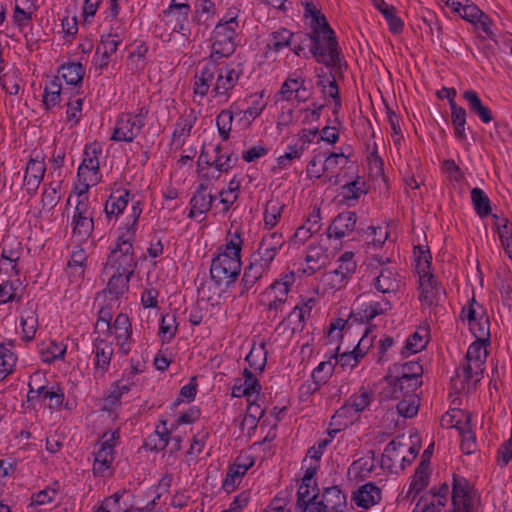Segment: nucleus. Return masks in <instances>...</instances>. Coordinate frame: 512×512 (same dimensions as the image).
Returning <instances> with one entry per match:
<instances>
[{
    "instance_id": "f257e3e1",
    "label": "nucleus",
    "mask_w": 512,
    "mask_h": 512,
    "mask_svg": "<svg viewBox=\"0 0 512 512\" xmlns=\"http://www.w3.org/2000/svg\"><path fill=\"white\" fill-rule=\"evenodd\" d=\"M310 54L317 63L324 66H338V69L346 61L334 30L322 33L312 32Z\"/></svg>"
},
{
    "instance_id": "f03ea898",
    "label": "nucleus",
    "mask_w": 512,
    "mask_h": 512,
    "mask_svg": "<svg viewBox=\"0 0 512 512\" xmlns=\"http://www.w3.org/2000/svg\"><path fill=\"white\" fill-rule=\"evenodd\" d=\"M134 232L123 231L117 238L116 247L111 251L104 267V272L114 269V272L131 277L136 267L133 253Z\"/></svg>"
},
{
    "instance_id": "7ed1b4c3",
    "label": "nucleus",
    "mask_w": 512,
    "mask_h": 512,
    "mask_svg": "<svg viewBox=\"0 0 512 512\" xmlns=\"http://www.w3.org/2000/svg\"><path fill=\"white\" fill-rule=\"evenodd\" d=\"M241 259L233 258L227 253H218L212 259L210 266V276L215 285L220 287L225 285L229 288L235 283L241 272Z\"/></svg>"
},
{
    "instance_id": "20e7f679",
    "label": "nucleus",
    "mask_w": 512,
    "mask_h": 512,
    "mask_svg": "<svg viewBox=\"0 0 512 512\" xmlns=\"http://www.w3.org/2000/svg\"><path fill=\"white\" fill-rule=\"evenodd\" d=\"M102 152L101 145L97 142L87 144L83 153V161L78 167L77 176L84 185L78 193L82 196L88 192L90 185H95L100 180V168L98 155Z\"/></svg>"
},
{
    "instance_id": "39448f33",
    "label": "nucleus",
    "mask_w": 512,
    "mask_h": 512,
    "mask_svg": "<svg viewBox=\"0 0 512 512\" xmlns=\"http://www.w3.org/2000/svg\"><path fill=\"white\" fill-rule=\"evenodd\" d=\"M229 24H217L213 31V44L210 59L218 60L231 56L236 47V29L239 24L229 21Z\"/></svg>"
},
{
    "instance_id": "423d86ee",
    "label": "nucleus",
    "mask_w": 512,
    "mask_h": 512,
    "mask_svg": "<svg viewBox=\"0 0 512 512\" xmlns=\"http://www.w3.org/2000/svg\"><path fill=\"white\" fill-rule=\"evenodd\" d=\"M190 12L191 6L188 2H177V0H171L169 6L163 10V21L172 32L188 36L190 34Z\"/></svg>"
},
{
    "instance_id": "0eeeda50",
    "label": "nucleus",
    "mask_w": 512,
    "mask_h": 512,
    "mask_svg": "<svg viewBox=\"0 0 512 512\" xmlns=\"http://www.w3.org/2000/svg\"><path fill=\"white\" fill-rule=\"evenodd\" d=\"M119 438V431L105 432L102 436L103 442L95 453L93 471L95 474H103L109 469L114 460L115 440Z\"/></svg>"
},
{
    "instance_id": "6e6552de",
    "label": "nucleus",
    "mask_w": 512,
    "mask_h": 512,
    "mask_svg": "<svg viewBox=\"0 0 512 512\" xmlns=\"http://www.w3.org/2000/svg\"><path fill=\"white\" fill-rule=\"evenodd\" d=\"M346 507V494L338 486H331L320 494L314 512H346Z\"/></svg>"
},
{
    "instance_id": "1a4fd4ad",
    "label": "nucleus",
    "mask_w": 512,
    "mask_h": 512,
    "mask_svg": "<svg viewBox=\"0 0 512 512\" xmlns=\"http://www.w3.org/2000/svg\"><path fill=\"white\" fill-rule=\"evenodd\" d=\"M243 71L241 68H234L229 65L218 68L217 78L211 90L214 98L224 96L226 100L230 97V91L239 81Z\"/></svg>"
},
{
    "instance_id": "9d476101",
    "label": "nucleus",
    "mask_w": 512,
    "mask_h": 512,
    "mask_svg": "<svg viewBox=\"0 0 512 512\" xmlns=\"http://www.w3.org/2000/svg\"><path fill=\"white\" fill-rule=\"evenodd\" d=\"M452 505L461 510L475 509V497L472 494L468 480L462 476L453 474L452 481Z\"/></svg>"
},
{
    "instance_id": "9b49d317",
    "label": "nucleus",
    "mask_w": 512,
    "mask_h": 512,
    "mask_svg": "<svg viewBox=\"0 0 512 512\" xmlns=\"http://www.w3.org/2000/svg\"><path fill=\"white\" fill-rule=\"evenodd\" d=\"M140 122L131 118V113L122 114L115 124L111 140L116 142H132L141 132Z\"/></svg>"
},
{
    "instance_id": "f8f14e48",
    "label": "nucleus",
    "mask_w": 512,
    "mask_h": 512,
    "mask_svg": "<svg viewBox=\"0 0 512 512\" xmlns=\"http://www.w3.org/2000/svg\"><path fill=\"white\" fill-rule=\"evenodd\" d=\"M320 498L319 488L316 482L307 483L301 481L297 491L295 512H314L316 503Z\"/></svg>"
},
{
    "instance_id": "ddd939ff",
    "label": "nucleus",
    "mask_w": 512,
    "mask_h": 512,
    "mask_svg": "<svg viewBox=\"0 0 512 512\" xmlns=\"http://www.w3.org/2000/svg\"><path fill=\"white\" fill-rule=\"evenodd\" d=\"M370 331V329H367L363 337L359 340L358 344L355 346V348L350 352H343L339 354V347L336 349V354H333L331 356V359H335L334 364H340V366L345 368H353L355 367L359 360L364 357L366 354V351L362 349L364 347L365 349H368L371 345V341L367 340V334Z\"/></svg>"
},
{
    "instance_id": "4468645a",
    "label": "nucleus",
    "mask_w": 512,
    "mask_h": 512,
    "mask_svg": "<svg viewBox=\"0 0 512 512\" xmlns=\"http://www.w3.org/2000/svg\"><path fill=\"white\" fill-rule=\"evenodd\" d=\"M382 499L381 489L374 482H367L359 486L352 494L354 503L365 510L378 504Z\"/></svg>"
},
{
    "instance_id": "2eb2a0df",
    "label": "nucleus",
    "mask_w": 512,
    "mask_h": 512,
    "mask_svg": "<svg viewBox=\"0 0 512 512\" xmlns=\"http://www.w3.org/2000/svg\"><path fill=\"white\" fill-rule=\"evenodd\" d=\"M357 215L355 212L346 211L339 213L327 230L328 238L341 239L352 232L355 228Z\"/></svg>"
},
{
    "instance_id": "dca6fc26",
    "label": "nucleus",
    "mask_w": 512,
    "mask_h": 512,
    "mask_svg": "<svg viewBox=\"0 0 512 512\" xmlns=\"http://www.w3.org/2000/svg\"><path fill=\"white\" fill-rule=\"evenodd\" d=\"M46 166L44 160L31 158L26 166L24 186L29 195H34L44 178Z\"/></svg>"
},
{
    "instance_id": "f3484780",
    "label": "nucleus",
    "mask_w": 512,
    "mask_h": 512,
    "mask_svg": "<svg viewBox=\"0 0 512 512\" xmlns=\"http://www.w3.org/2000/svg\"><path fill=\"white\" fill-rule=\"evenodd\" d=\"M216 61L209 58V61L203 65L200 72L195 75L193 91L201 98L208 94L211 84L215 79V74L218 71Z\"/></svg>"
},
{
    "instance_id": "a211bd4d",
    "label": "nucleus",
    "mask_w": 512,
    "mask_h": 512,
    "mask_svg": "<svg viewBox=\"0 0 512 512\" xmlns=\"http://www.w3.org/2000/svg\"><path fill=\"white\" fill-rule=\"evenodd\" d=\"M313 87H307L306 81L304 78H287V80L283 83L281 87V94L286 100L291 99L293 93H295V98L298 101L305 102L312 95Z\"/></svg>"
},
{
    "instance_id": "6ab92c4d",
    "label": "nucleus",
    "mask_w": 512,
    "mask_h": 512,
    "mask_svg": "<svg viewBox=\"0 0 512 512\" xmlns=\"http://www.w3.org/2000/svg\"><path fill=\"white\" fill-rule=\"evenodd\" d=\"M214 197L208 191V185L201 183L196 189L193 197L190 200L189 218H195L197 214H204L208 212L212 206Z\"/></svg>"
},
{
    "instance_id": "aec40b11",
    "label": "nucleus",
    "mask_w": 512,
    "mask_h": 512,
    "mask_svg": "<svg viewBox=\"0 0 512 512\" xmlns=\"http://www.w3.org/2000/svg\"><path fill=\"white\" fill-rule=\"evenodd\" d=\"M419 289L421 291L420 301L428 306L438 301L442 290L431 273L419 275Z\"/></svg>"
},
{
    "instance_id": "412c9836",
    "label": "nucleus",
    "mask_w": 512,
    "mask_h": 512,
    "mask_svg": "<svg viewBox=\"0 0 512 512\" xmlns=\"http://www.w3.org/2000/svg\"><path fill=\"white\" fill-rule=\"evenodd\" d=\"M388 372L400 376L401 379L414 381L412 385L414 387H421L422 385L423 368L416 361L405 362L404 364L395 363L389 368Z\"/></svg>"
},
{
    "instance_id": "4be33fe9",
    "label": "nucleus",
    "mask_w": 512,
    "mask_h": 512,
    "mask_svg": "<svg viewBox=\"0 0 512 512\" xmlns=\"http://www.w3.org/2000/svg\"><path fill=\"white\" fill-rule=\"evenodd\" d=\"M356 262H340L338 268L325 274V282L333 289L345 286L347 279L356 271Z\"/></svg>"
},
{
    "instance_id": "5701e85b",
    "label": "nucleus",
    "mask_w": 512,
    "mask_h": 512,
    "mask_svg": "<svg viewBox=\"0 0 512 512\" xmlns=\"http://www.w3.org/2000/svg\"><path fill=\"white\" fill-rule=\"evenodd\" d=\"M254 464L253 459H249L245 463H236L229 467L227 475L222 483V488L227 492H232L241 482V478L245 475L250 467Z\"/></svg>"
},
{
    "instance_id": "b1692460",
    "label": "nucleus",
    "mask_w": 512,
    "mask_h": 512,
    "mask_svg": "<svg viewBox=\"0 0 512 512\" xmlns=\"http://www.w3.org/2000/svg\"><path fill=\"white\" fill-rule=\"evenodd\" d=\"M13 346L12 340L0 343V381L12 374L15 369L17 356L11 350Z\"/></svg>"
},
{
    "instance_id": "393cba45",
    "label": "nucleus",
    "mask_w": 512,
    "mask_h": 512,
    "mask_svg": "<svg viewBox=\"0 0 512 512\" xmlns=\"http://www.w3.org/2000/svg\"><path fill=\"white\" fill-rule=\"evenodd\" d=\"M95 362L94 367L97 371L105 373L109 367L113 355L112 344L99 337L95 339Z\"/></svg>"
},
{
    "instance_id": "a878e982",
    "label": "nucleus",
    "mask_w": 512,
    "mask_h": 512,
    "mask_svg": "<svg viewBox=\"0 0 512 512\" xmlns=\"http://www.w3.org/2000/svg\"><path fill=\"white\" fill-rule=\"evenodd\" d=\"M463 98L467 101L470 111L477 115L483 123L487 124L493 120L491 110L482 103L474 90H466L463 93Z\"/></svg>"
},
{
    "instance_id": "bb28decb",
    "label": "nucleus",
    "mask_w": 512,
    "mask_h": 512,
    "mask_svg": "<svg viewBox=\"0 0 512 512\" xmlns=\"http://www.w3.org/2000/svg\"><path fill=\"white\" fill-rule=\"evenodd\" d=\"M397 274L391 268H382L374 280L375 288L381 293L396 292L399 288Z\"/></svg>"
},
{
    "instance_id": "cd10ccee",
    "label": "nucleus",
    "mask_w": 512,
    "mask_h": 512,
    "mask_svg": "<svg viewBox=\"0 0 512 512\" xmlns=\"http://www.w3.org/2000/svg\"><path fill=\"white\" fill-rule=\"evenodd\" d=\"M73 237L79 243L86 242L94 230L93 216L73 215Z\"/></svg>"
},
{
    "instance_id": "c85d7f7f",
    "label": "nucleus",
    "mask_w": 512,
    "mask_h": 512,
    "mask_svg": "<svg viewBox=\"0 0 512 512\" xmlns=\"http://www.w3.org/2000/svg\"><path fill=\"white\" fill-rule=\"evenodd\" d=\"M21 326L26 341H31L35 337L38 327V316L35 305L28 303L27 308L21 315Z\"/></svg>"
},
{
    "instance_id": "c756f323",
    "label": "nucleus",
    "mask_w": 512,
    "mask_h": 512,
    "mask_svg": "<svg viewBox=\"0 0 512 512\" xmlns=\"http://www.w3.org/2000/svg\"><path fill=\"white\" fill-rule=\"evenodd\" d=\"M126 494V490H119L112 496L105 498L97 512H130L132 505L126 501H121Z\"/></svg>"
},
{
    "instance_id": "7c9ffc66",
    "label": "nucleus",
    "mask_w": 512,
    "mask_h": 512,
    "mask_svg": "<svg viewBox=\"0 0 512 512\" xmlns=\"http://www.w3.org/2000/svg\"><path fill=\"white\" fill-rule=\"evenodd\" d=\"M407 446L403 444L401 441L396 439L390 441L384 449L381 459L382 468L388 469L390 472L397 473L396 469V461L401 460V455L399 454V450L401 447Z\"/></svg>"
},
{
    "instance_id": "2f4dec72",
    "label": "nucleus",
    "mask_w": 512,
    "mask_h": 512,
    "mask_svg": "<svg viewBox=\"0 0 512 512\" xmlns=\"http://www.w3.org/2000/svg\"><path fill=\"white\" fill-rule=\"evenodd\" d=\"M430 476V466L428 467L425 461H420L417 466L413 479L410 483L408 496L414 492V498L424 488L428 486Z\"/></svg>"
},
{
    "instance_id": "473e14b6",
    "label": "nucleus",
    "mask_w": 512,
    "mask_h": 512,
    "mask_svg": "<svg viewBox=\"0 0 512 512\" xmlns=\"http://www.w3.org/2000/svg\"><path fill=\"white\" fill-rule=\"evenodd\" d=\"M487 343L481 341H474L467 350L466 361L473 362L475 374L480 375L483 372V365L486 361V351L483 350Z\"/></svg>"
},
{
    "instance_id": "72a5a7b5",
    "label": "nucleus",
    "mask_w": 512,
    "mask_h": 512,
    "mask_svg": "<svg viewBox=\"0 0 512 512\" xmlns=\"http://www.w3.org/2000/svg\"><path fill=\"white\" fill-rule=\"evenodd\" d=\"M470 415H465V422L461 425L460 421H457L455 427L459 430V434L462 436L461 450L464 454H471L476 448V437L469 428Z\"/></svg>"
},
{
    "instance_id": "f704fd0d",
    "label": "nucleus",
    "mask_w": 512,
    "mask_h": 512,
    "mask_svg": "<svg viewBox=\"0 0 512 512\" xmlns=\"http://www.w3.org/2000/svg\"><path fill=\"white\" fill-rule=\"evenodd\" d=\"M466 117V110L457 105V103H453L451 108V123L454 127V135L459 141H465L467 138L465 132Z\"/></svg>"
},
{
    "instance_id": "c9c22d12",
    "label": "nucleus",
    "mask_w": 512,
    "mask_h": 512,
    "mask_svg": "<svg viewBox=\"0 0 512 512\" xmlns=\"http://www.w3.org/2000/svg\"><path fill=\"white\" fill-rule=\"evenodd\" d=\"M471 201L476 214L485 218L491 214L490 199L487 194L478 187L471 190Z\"/></svg>"
},
{
    "instance_id": "e433bc0d",
    "label": "nucleus",
    "mask_w": 512,
    "mask_h": 512,
    "mask_svg": "<svg viewBox=\"0 0 512 512\" xmlns=\"http://www.w3.org/2000/svg\"><path fill=\"white\" fill-rule=\"evenodd\" d=\"M60 73L65 82L69 85H78L85 74V68L79 62H71L63 64Z\"/></svg>"
},
{
    "instance_id": "4c0bfd02",
    "label": "nucleus",
    "mask_w": 512,
    "mask_h": 512,
    "mask_svg": "<svg viewBox=\"0 0 512 512\" xmlns=\"http://www.w3.org/2000/svg\"><path fill=\"white\" fill-rule=\"evenodd\" d=\"M367 193L368 186L359 176H357L355 180L348 182L341 187V194L343 199L346 201L358 200L361 195Z\"/></svg>"
},
{
    "instance_id": "58836bf2",
    "label": "nucleus",
    "mask_w": 512,
    "mask_h": 512,
    "mask_svg": "<svg viewBox=\"0 0 512 512\" xmlns=\"http://www.w3.org/2000/svg\"><path fill=\"white\" fill-rule=\"evenodd\" d=\"M267 270L261 267V265L252 261L245 269L244 274L241 280V285L243 286V290L241 294L247 292L251 289L254 284L266 273Z\"/></svg>"
},
{
    "instance_id": "ea45409f",
    "label": "nucleus",
    "mask_w": 512,
    "mask_h": 512,
    "mask_svg": "<svg viewBox=\"0 0 512 512\" xmlns=\"http://www.w3.org/2000/svg\"><path fill=\"white\" fill-rule=\"evenodd\" d=\"M330 358L328 361H323L319 363V365L312 372V379L314 387L311 389L312 392L317 391L322 384H325L327 380L331 377L335 364L331 361Z\"/></svg>"
},
{
    "instance_id": "a19ab883",
    "label": "nucleus",
    "mask_w": 512,
    "mask_h": 512,
    "mask_svg": "<svg viewBox=\"0 0 512 512\" xmlns=\"http://www.w3.org/2000/svg\"><path fill=\"white\" fill-rule=\"evenodd\" d=\"M111 328L114 329L116 339L122 341L120 346L124 349L125 342L131 338L132 326L129 317L126 314H119Z\"/></svg>"
},
{
    "instance_id": "79ce46f5",
    "label": "nucleus",
    "mask_w": 512,
    "mask_h": 512,
    "mask_svg": "<svg viewBox=\"0 0 512 512\" xmlns=\"http://www.w3.org/2000/svg\"><path fill=\"white\" fill-rule=\"evenodd\" d=\"M329 69L328 72H325L323 68L317 69V86L321 88L322 93L326 94V88L331 81V78H343V72L347 69V62L344 61V65L341 64L340 68L338 66H325Z\"/></svg>"
},
{
    "instance_id": "37998d69",
    "label": "nucleus",
    "mask_w": 512,
    "mask_h": 512,
    "mask_svg": "<svg viewBox=\"0 0 512 512\" xmlns=\"http://www.w3.org/2000/svg\"><path fill=\"white\" fill-rule=\"evenodd\" d=\"M292 32L286 28H280L269 36L267 48L275 52L281 51L283 48L291 47Z\"/></svg>"
},
{
    "instance_id": "c03bdc74",
    "label": "nucleus",
    "mask_w": 512,
    "mask_h": 512,
    "mask_svg": "<svg viewBox=\"0 0 512 512\" xmlns=\"http://www.w3.org/2000/svg\"><path fill=\"white\" fill-rule=\"evenodd\" d=\"M243 246L242 232L240 229H236L234 232L228 231L226 235L225 248L222 253H227L233 258L241 259V251Z\"/></svg>"
},
{
    "instance_id": "a18cd8bd",
    "label": "nucleus",
    "mask_w": 512,
    "mask_h": 512,
    "mask_svg": "<svg viewBox=\"0 0 512 512\" xmlns=\"http://www.w3.org/2000/svg\"><path fill=\"white\" fill-rule=\"evenodd\" d=\"M470 327V331L476 338V341H481L484 343H490V321L487 316L484 314L479 315V319L475 322H472Z\"/></svg>"
},
{
    "instance_id": "49530a36",
    "label": "nucleus",
    "mask_w": 512,
    "mask_h": 512,
    "mask_svg": "<svg viewBox=\"0 0 512 512\" xmlns=\"http://www.w3.org/2000/svg\"><path fill=\"white\" fill-rule=\"evenodd\" d=\"M129 194L128 190H123L118 197L110 196L105 205V213L108 218L111 216H118L123 212L128 204Z\"/></svg>"
},
{
    "instance_id": "de8ad7c7",
    "label": "nucleus",
    "mask_w": 512,
    "mask_h": 512,
    "mask_svg": "<svg viewBox=\"0 0 512 512\" xmlns=\"http://www.w3.org/2000/svg\"><path fill=\"white\" fill-rule=\"evenodd\" d=\"M442 1L445 2V4L447 6L451 7V9L453 11L459 13V15L462 18H464L468 21L473 22L481 14V11L473 4L464 5L459 0H442Z\"/></svg>"
},
{
    "instance_id": "09e8293b",
    "label": "nucleus",
    "mask_w": 512,
    "mask_h": 512,
    "mask_svg": "<svg viewBox=\"0 0 512 512\" xmlns=\"http://www.w3.org/2000/svg\"><path fill=\"white\" fill-rule=\"evenodd\" d=\"M292 40H291V49L292 51L298 55H303L304 58H308V54L305 52L306 47L311 49V41H312V32H292Z\"/></svg>"
},
{
    "instance_id": "8fccbe9b",
    "label": "nucleus",
    "mask_w": 512,
    "mask_h": 512,
    "mask_svg": "<svg viewBox=\"0 0 512 512\" xmlns=\"http://www.w3.org/2000/svg\"><path fill=\"white\" fill-rule=\"evenodd\" d=\"M129 281L130 277L126 276V274L114 272L108 281L107 289L110 294L118 298L128 290Z\"/></svg>"
},
{
    "instance_id": "3c124183",
    "label": "nucleus",
    "mask_w": 512,
    "mask_h": 512,
    "mask_svg": "<svg viewBox=\"0 0 512 512\" xmlns=\"http://www.w3.org/2000/svg\"><path fill=\"white\" fill-rule=\"evenodd\" d=\"M377 7L386 19L391 32L395 34L400 33L403 29V22L398 16H396L395 8L386 4L383 0H381L380 4H377Z\"/></svg>"
},
{
    "instance_id": "603ef678",
    "label": "nucleus",
    "mask_w": 512,
    "mask_h": 512,
    "mask_svg": "<svg viewBox=\"0 0 512 512\" xmlns=\"http://www.w3.org/2000/svg\"><path fill=\"white\" fill-rule=\"evenodd\" d=\"M388 387L386 389V396L392 399L404 398V383L405 380L400 376L388 372L384 377Z\"/></svg>"
},
{
    "instance_id": "864d4df0",
    "label": "nucleus",
    "mask_w": 512,
    "mask_h": 512,
    "mask_svg": "<svg viewBox=\"0 0 512 512\" xmlns=\"http://www.w3.org/2000/svg\"><path fill=\"white\" fill-rule=\"evenodd\" d=\"M416 270L418 275L430 273L432 256L428 247L415 246Z\"/></svg>"
},
{
    "instance_id": "5fc2aeb1",
    "label": "nucleus",
    "mask_w": 512,
    "mask_h": 512,
    "mask_svg": "<svg viewBox=\"0 0 512 512\" xmlns=\"http://www.w3.org/2000/svg\"><path fill=\"white\" fill-rule=\"evenodd\" d=\"M216 7L211 0H196L194 21L204 23L214 16Z\"/></svg>"
},
{
    "instance_id": "6e6d98bb",
    "label": "nucleus",
    "mask_w": 512,
    "mask_h": 512,
    "mask_svg": "<svg viewBox=\"0 0 512 512\" xmlns=\"http://www.w3.org/2000/svg\"><path fill=\"white\" fill-rule=\"evenodd\" d=\"M36 392L40 394V397L50 400V408H58L64 401V393L59 386H53L50 389L46 386H39Z\"/></svg>"
},
{
    "instance_id": "4d7b16f0",
    "label": "nucleus",
    "mask_w": 512,
    "mask_h": 512,
    "mask_svg": "<svg viewBox=\"0 0 512 512\" xmlns=\"http://www.w3.org/2000/svg\"><path fill=\"white\" fill-rule=\"evenodd\" d=\"M497 220L496 226L501 238V241L506 245V251L512 258V224L506 218L498 219L497 215H493Z\"/></svg>"
},
{
    "instance_id": "13d9d810",
    "label": "nucleus",
    "mask_w": 512,
    "mask_h": 512,
    "mask_svg": "<svg viewBox=\"0 0 512 512\" xmlns=\"http://www.w3.org/2000/svg\"><path fill=\"white\" fill-rule=\"evenodd\" d=\"M169 435L170 431L167 429L163 432L156 431L154 434L150 435L145 441L146 449L150 451H160L165 449L169 444Z\"/></svg>"
},
{
    "instance_id": "bf43d9fd",
    "label": "nucleus",
    "mask_w": 512,
    "mask_h": 512,
    "mask_svg": "<svg viewBox=\"0 0 512 512\" xmlns=\"http://www.w3.org/2000/svg\"><path fill=\"white\" fill-rule=\"evenodd\" d=\"M426 341L423 337L418 333L414 332L412 335L408 337L405 345L401 349V355L403 357H407L410 354H415L423 350L426 346Z\"/></svg>"
},
{
    "instance_id": "052dcab7",
    "label": "nucleus",
    "mask_w": 512,
    "mask_h": 512,
    "mask_svg": "<svg viewBox=\"0 0 512 512\" xmlns=\"http://www.w3.org/2000/svg\"><path fill=\"white\" fill-rule=\"evenodd\" d=\"M177 324L175 315H163L159 328V335L164 342H169L176 334Z\"/></svg>"
},
{
    "instance_id": "680f3d73",
    "label": "nucleus",
    "mask_w": 512,
    "mask_h": 512,
    "mask_svg": "<svg viewBox=\"0 0 512 512\" xmlns=\"http://www.w3.org/2000/svg\"><path fill=\"white\" fill-rule=\"evenodd\" d=\"M233 113L229 110H222L216 117L218 132L223 141L229 139L232 127Z\"/></svg>"
},
{
    "instance_id": "e2e57ef3",
    "label": "nucleus",
    "mask_w": 512,
    "mask_h": 512,
    "mask_svg": "<svg viewBox=\"0 0 512 512\" xmlns=\"http://www.w3.org/2000/svg\"><path fill=\"white\" fill-rule=\"evenodd\" d=\"M277 253L278 252L275 250L269 249L260 243L257 251L253 253L252 258L254 262L268 271Z\"/></svg>"
},
{
    "instance_id": "0e129e2a",
    "label": "nucleus",
    "mask_w": 512,
    "mask_h": 512,
    "mask_svg": "<svg viewBox=\"0 0 512 512\" xmlns=\"http://www.w3.org/2000/svg\"><path fill=\"white\" fill-rule=\"evenodd\" d=\"M419 409V399L417 396L404 397L397 404V411L401 416L411 418L415 416Z\"/></svg>"
},
{
    "instance_id": "69168bd1",
    "label": "nucleus",
    "mask_w": 512,
    "mask_h": 512,
    "mask_svg": "<svg viewBox=\"0 0 512 512\" xmlns=\"http://www.w3.org/2000/svg\"><path fill=\"white\" fill-rule=\"evenodd\" d=\"M264 344L259 349L252 348L249 354L246 356V361L250 368L263 372L266 364V352L263 351Z\"/></svg>"
},
{
    "instance_id": "338daca9",
    "label": "nucleus",
    "mask_w": 512,
    "mask_h": 512,
    "mask_svg": "<svg viewBox=\"0 0 512 512\" xmlns=\"http://www.w3.org/2000/svg\"><path fill=\"white\" fill-rule=\"evenodd\" d=\"M282 207L275 202H268L264 212V223L269 228H273L281 217Z\"/></svg>"
},
{
    "instance_id": "774afa93",
    "label": "nucleus",
    "mask_w": 512,
    "mask_h": 512,
    "mask_svg": "<svg viewBox=\"0 0 512 512\" xmlns=\"http://www.w3.org/2000/svg\"><path fill=\"white\" fill-rule=\"evenodd\" d=\"M444 508L445 506L442 504L441 500H438V502L432 499L423 500L422 496L413 512H444Z\"/></svg>"
}]
</instances>
